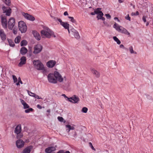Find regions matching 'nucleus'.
Wrapping results in <instances>:
<instances>
[{
	"mask_svg": "<svg viewBox=\"0 0 153 153\" xmlns=\"http://www.w3.org/2000/svg\"><path fill=\"white\" fill-rule=\"evenodd\" d=\"M72 34L74 35L76 39H79L80 38V36L78 32L74 28H73L70 30Z\"/></svg>",
	"mask_w": 153,
	"mask_h": 153,
	"instance_id": "f8f14e48",
	"label": "nucleus"
},
{
	"mask_svg": "<svg viewBox=\"0 0 153 153\" xmlns=\"http://www.w3.org/2000/svg\"><path fill=\"white\" fill-rule=\"evenodd\" d=\"M33 111V109L32 108H29L25 110V112L26 113H29L30 112H32Z\"/></svg>",
	"mask_w": 153,
	"mask_h": 153,
	"instance_id": "7c9ffc66",
	"label": "nucleus"
},
{
	"mask_svg": "<svg viewBox=\"0 0 153 153\" xmlns=\"http://www.w3.org/2000/svg\"><path fill=\"white\" fill-rule=\"evenodd\" d=\"M57 153H64V152L62 150H60Z\"/></svg>",
	"mask_w": 153,
	"mask_h": 153,
	"instance_id": "6e6d98bb",
	"label": "nucleus"
},
{
	"mask_svg": "<svg viewBox=\"0 0 153 153\" xmlns=\"http://www.w3.org/2000/svg\"><path fill=\"white\" fill-rule=\"evenodd\" d=\"M47 112L48 113L46 114V115L47 117H48L50 115V113L51 112V110L50 109L48 110L47 111Z\"/></svg>",
	"mask_w": 153,
	"mask_h": 153,
	"instance_id": "c03bdc74",
	"label": "nucleus"
},
{
	"mask_svg": "<svg viewBox=\"0 0 153 153\" xmlns=\"http://www.w3.org/2000/svg\"><path fill=\"white\" fill-rule=\"evenodd\" d=\"M62 96L63 97H64L65 98V99L66 98L67 99H66V100H68V99L69 98H68L67 97L65 94H62Z\"/></svg>",
	"mask_w": 153,
	"mask_h": 153,
	"instance_id": "49530a36",
	"label": "nucleus"
},
{
	"mask_svg": "<svg viewBox=\"0 0 153 153\" xmlns=\"http://www.w3.org/2000/svg\"><path fill=\"white\" fill-rule=\"evenodd\" d=\"M136 15H138L139 14V13L138 11H137L135 13Z\"/></svg>",
	"mask_w": 153,
	"mask_h": 153,
	"instance_id": "13d9d810",
	"label": "nucleus"
},
{
	"mask_svg": "<svg viewBox=\"0 0 153 153\" xmlns=\"http://www.w3.org/2000/svg\"><path fill=\"white\" fill-rule=\"evenodd\" d=\"M18 82H19V84L20 83L21 84H23V82L22 80L18 81Z\"/></svg>",
	"mask_w": 153,
	"mask_h": 153,
	"instance_id": "052dcab7",
	"label": "nucleus"
},
{
	"mask_svg": "<svg viewBox=\"0 0 153 153\" xmlns=\"http://www.w3.org/2000/svg\"><path fill=\"white\" fill-rule=\"evenodd\" d=\"M27 42L25 40H23L20 43V45L21 46H25L27 44Z\"/></svg>",
	"mask_w": 153,
	"mask_h": 153,
	"instance_id": "cd10ccee",
	"label": "nucleus"
},
{
	"mask_svg": "<svg viewBox=\"0 0 153 153\" xmlns=\"http://www.w3.org/2000/svg\"><path fill=\"white\" fill-rule=\"evenodd\" d=\"M13 79V82L14 83H16L17 82V79L16 78V76L14 75H13L12 76Z\"/></svg>",
	"mask_w": 153,
	"mask_h": 153,
	"instance_id": "4c0bfd02",
	"label": "nucleus"
},
{
	"mask_svg": "<svg viewBox=\"0 0 153 153\" xmlns=\"http://www.w3.org/2000/svg\"><path fill=\"white\" fill-rule=\"evenodd\" d=\"M20 100L21 103L23 105V108L24 109H27L29 108L30 106L29 105L27 104L24 100L20 99Z\"/></svg>",
	"mask_w": 153,
	"mask_h": 153,
	"instance_id": "6ab92c4d",
	"label": "nucleus"
},
{
	"mask_svg": "<svg viewBox=\"0 0 153 153\" xmlns=\"http://www.w3.org/2000/svg\"><path fill=\"white\" fill-rule=\"evenodd\" d=\"M16 145L18 148H21L24 146V142L21 140H18L16 141Z\"/></svg>",
	"mask_w": 153,
	"mask_h": 153,
	"instance_id": "9d476101",
	"label": "nucleus"
},
{
	"mask_svg": "<svg viewBox=\"0 0 153 153\" xmlns=\"http://www.w3.org/2000/svg\"><path fill=\"white\" fill-rule=\"evenodd\" d=\"M129 50L130 53L131 54L134 53L137 54V52L136 51H134L133 47L132 46H131L129 48Z\"/></svg>",
	"mask_w": 153,
	"mask_h": 153,
	"instance_id": "c756f323",
	"label": "nucleus"
},
{
	"mask_svg": "<svg viewBox=\"0 0 153 153\" xmlns=\"http://www.w3.org/2000/svg\"><path fill=\"white\" fill-rule=\"evenodd\" d=\"M143 20L144 22H146V17L145 16H143Z\"/></svg>",
	"mask_w": 153,
	"mask_h": 153,
	"instance_id": "8fccbe9b",
	"label": "nucleus"
},
{
	"mask_svg": "<svg viewBox=\"0 0 153 153\" xmlns=\"http://www.w3.org/2000/svg\"><path fill=\"white\" fill-rule=\"evenodd\" d=\"M103 14L102 13V12H101V13L99 14L97 16V18L98 19H100L103 16Z\"/></svg>",
	"mask_w": 153,
	"mask_h": 153,
	"instance_id": "c9c22d12",
	"label": "nucleus"
},
{
	"mask_svg": "<svg viewBox=\"0 0 153 153\" xmlns=\"http://www.w3.org/2000/svg\"><path fill=\"white\" fill-rule=\"evenodd\" d=\"M5 4L8 6H9L10 4V0H3Z\"/></svg>",
	"mask_w": 153,
	"mask_h": 153,
	"instance_id": "f704fd0d",
	"label": "nucleus"
},
{
	"mask_svg": "<svg viewBox=\"0 0 153 153\" xmlns=\"http://www.w3.org/2000/svg\"><path fill=\"white\" fill-rule=\"evenodd\" d=\"M118 1L119 3H121L123 2L122 0H118Z\"/></svg>",
	"mask_w": 153,
	"mask_h": 153,
	"instance_id": "e2e57ef3",
	"label": "nucleus"
},
{
	"mask_svg": "<svg viewBox=\"0 0 153 153\" xmlns=\"http://www.w3.org/2000/svg\"><path fill=\"white\" fill-rule=\"evenodd\" d=\"M91 71L92 73L94 75L97 77L98 78L100 77V74L99 71L95 70L94 68L91 69Z\"/></svg>",
	"mask_w": 153,
	"mask_h": 153,
	"instance_id": "aec40b11",
	"label": "nucleus"
},
{
	"mask_svg": "<svg viewBox=\"0 0 153 153\" xmlns=\"http://www.w3.org/2000/svg\"><path fill=\"white\" fill-rule=\"evenodd\" d=\"M58 21H59V22H60V24L61 25H62V24L63 23H63L64 22H62L61 20V19H58Z\"/></svg>",
	"mask_w": 153,
	"mask_h": 153,
	"instance_id": "603ef678",
	"label": "nucleus"
},
{
	"mask_svg": "<svg viewBox=\"0 0 153 153\" xmlns=\"http://www.w3.org/2000/svg\"><path fill=\"white\" fill-rule=\"evenodd\" d=\"M88 109L87 108L84 107L82 108V111L84 113H86L87 111H88Z\"/></svg>",
	"mask_w": 153,
	"mask_h": 153,
	"instance_id": "e433bc0d",
	"label": "nucleus"
},
{
	"mask_svg": "<svg viewBox=\"0 0 153 153\" xmlns=\"http://www.w3.org/2000/svg\"><path fill=\"white\" fill-rule=\"evenodd\" d=\"M13 33L14 34H16L17 33V30L16 29H13Z\"/></svg>",
	"mask_w": 153,
	"mask_h": 153,
	"instance_id": "a18cd8bd",
	"label": "nucleus"
},
{
	"mask_svg": "<svg viewBox=\"0 0 153 153\" xmlns=\"http://www.w3.org/2000/svg\"><path fill=\"white\" fill-rule=\"evenodd\" d=\"M22 14L25 19L28 20L32 21H33L35 20V18L33 16L27 13L22 12Z\"/></svg>",
	"mask_w": 153,
	"mask_h": 153,
	"instance_id": "6e6552de",
	"label": "nucleus"
},
{
	"mask_svg": "<svg viewBox=\"0 0 153 153\" xmlns=\"http://www.w3.org/2000/svg\"><path fill=\"white\" fill-rule=\"evenodd\" d=\"M3 10L4 11V13H6V15L8 16H10L11 13V9L8 7V8H7L5 9H4V8H3Z\"/></svg>",
	"mask_w": 153,
	"mask_h": 153,
	"instance_id": "412c9836",
	"label": "nucleus"
},
{
	"mask_svg": "<svg viewBox=\"0 0 153 153\" xmlns=\"http://www.w3.org/2000/svg\"><path fill=\"white\" fill-rule=\"evenodd\" d=\"M113 27L120 32L128 35H129L130 34L129 32L126 29L122 26H119L118 24L115 22L113 25Z\"/></svg>",
	"mask_w": 153,
	"mask_h": 153,
	"instance_id": "7ed1b4c3",
	"label": "nucleus"
},
{
	"mask_svg": "<svg viewBox=\"0 0 153 153\" xmlns=\"http://www.w3.org/2000/svg\"><path fill=\"white\" fill-rule=\"evenodd\" d=\"M100 10H101V8H98L97 9L95 10V13L96 14H100L101 13V12H102Z\"/></svg>",
	"mask_w": 153,
	"mask_h": 153,
	"instance_id": "473e14b6",
	"label": "nucleus"
},
{
	"mask_svg": "<svg viewBox=\"0 0 153 153\" xmlns=\"http://www.w3.org/2000/svg\"><path fill=\"white\" fill-rule=\"evenodd\" d=\"M1 21L3 27L5 28H7V21L6 17L2 16L1 17Z\"/></svg>",
	"mask_w": 153,
	"mask_h": 153,
	"instance_id": "1a4fd4ad",
	"label": "nucleus"
},
{
	"mask_svg": "<svg viewBox=\"0 0 153 153\" xmlns=\"http://www.w3.org/2000/svg\"><path fill=\"white\" fill-rule=\"evenodd\" d=\"M48 80L49 82L53 84H56L57 81L60 82H62L64 80H66L65 76L63 77L57 71H56L54 73H50L47 76Z\"/></svg>",
	"mask_w": 153,
	"mask_h": 153,
	"instance_id": "f257e3e1",
	"label": "nucleus"
},
{
	"mask_svg": "<svg viewBox=\"0 0 153 153\" xmlns=\"http://www.w3.org/2000/svg\"><path fill=\"white\" fill-rule=\"evenodd\" d=\"M20 53L22 55L25 54L27 52V49L25 47H22L20 50Z\"/></svg>",
	"mask_w": 153,
	"mask_h": 153,
	"instance_id": "5701e85b",
	"label": "nucleus"
},
{
	"mask_svg": "<svg viewBox=\"0 0 153 153\" xmlns=\"http://www.w3.org/2000/svg\"><path fill=\"white\" fill-rule=\"evenodd\" d=\"M65 153H70V152L69 151H66Z\"/></svg>",
	"mask_w": 153,
	"mask_h": 153,
	"instance_id": "774afa93",
	"label": "nucleus"
},
{
	"mask_svg": "<svg viewBox=\"0 0 153 153\" xmlns=\"http://www.w3.org/2000/svg\"><path fill=\"white\" fill-rule=\"evenodd\" d=\"M21 124H19L16 127L14 130V132L17 134H18L21 133Z\"/></svg>",
	"mask_w": 153,
	"mask_h": 153,
	"instance_id": "dca6fc26",
	"label": "nucleus"
},
{
	"mask_svg": "<svg viewBox=\"0 0 153 153\" xmlns=\"http://www.w3.org/2000/svg\"><path fill=\"white\" fill-rule=\"evenodd\" d=\"M70 130H69V128H68V129H66V131L68 132H69L70 131Z\"/></svg>",
	"mask_w": 153,
	"mask_h": 153,
	"instance_id": "69168bd1",
	"label": "nucleus"
},
{
	"mask_svg": "<svg viewBox=\"0 0 153 153\" xmlns=\"http://www.w3.org/2000/svg\"><path fill=\"white\" fill-rule=\"evenodd\" d=\"M100 19H101L103 21H104L105 20V18H104L102 16V18Z\"/></svg>",
	"mask_w": 153,
	"mask_h": 153,
	"instance_id": "680f3d73",
	"label": "nucleus"
},
{
	"mask_svg": "<svg viewBox=\"0 0 153 153\" xmlns=\"http://www.w3.org/2000/svg\"><path fill=\"white\" fill-rule=\"evenodd\" d=\"M68 18L71 19V21L73 23H75L76 22V20L74 19L72 17L68 16Z\"/></svg>",
	"mask_w": 153,
	"mask_h": 153,
	"instance_id": "58836bf2",
	"label": "nucleus"
},
{
	"mask_svg": "<svg viewBox=\"0 0 153 153\" xmlns=\"http://www.w3.org/2000/svg\"><path fill=\"white\" fill-rule=\"evenodd\" d=\"M36 69L38 70L42 71V72L44 74L48 73L50 71L48 68H37Z\"/></svg>",
	"mask_w": 153,
	"mask_h": 153,
	"instance_id": "ddd939ff",
	"label": "nucleus"
},
{
	"mask_svg": "<svg viewBox=\"0 0 153 153\" xmlns=\"http://www.w3.org/2000/svg\"><path fill=\"white\" fill-rule=\"evenodd\" d=\"M95 14H96V13H95V11L94 12H91V14L92 15H95Z\"/></svg>",
	"mask_w": 153,
	"mask_h": 153,
	"instance_id": "4d7b16f0",
	"label": "nucleus"
},
{
	"mask_svg": "<svg viewBox=\"0 0 153 153\" xmlns=\"http://www.w3.org/2000/svg\"><path fill=\"white\" fill-rule=\"evenodd\" d=\"M105 16L107 19H110L111 17V16L109 14H105Z\"/></svg>",
	"mask_w": 153,
	"mask_h": 153,
	"instance_id": "09e8293b",
	"label": "nucleus"
},
{
	"mask_svg": "<svg viewBox=\"0 0 153 153\" xmlns=\"http://www.w3.org/2000/svg\"><path fill=\"white\" fill-rule=\"evenodd\" d=\"M68 99L69 101L74 103H77L79 101V97L75 95L73 96Z\"/></svg>",
	"mask_w": 153,
	"mask_h": 153,
	"instance_id": "423d86ee",
	"label": "nucleus"
},
{
	"mask_svg": "<svg viewBox=\"0 0 153 153\" xmlns=\"http://www.w3.org/2000/svg\"><path fill=\"white\" fill-rule=\"evenodd\" d=\"M33 63L34 65L36 67H44L42 63L39 60H33Z\"/></svg>",
	"mask_w": 153,
	"mask_h": 153,
	"instance_id": "9b49d317",
	"label": "nucleus"
},
{
	"mask_svg": "<svg viewBox=\"0 0 153 153\" xmlns=\"http://www.w3.org/2000/svg\"><path fill=\"white\" fill-rule=\"evenodd\" d=\"M125 18L126 20H129V21L131 20V18L129 17V14H128L125 17Z\"/></svg>",
	"mask_w": 153,
	"mask_h": 153,
	"instance_id": "37998d69",
	"label": "nucleus"
},
{
	"mask_svg": "<svg viewBox=\"0 0 153 153\" xmlns=\"http://www.w3.org/2000/svg\"><path fill=\"white\" fill-rule=\"evenodd\" d=\"M18 26L19 30L22 33H25L27 30V26L25 23L23 21L19 22Z\"/></svg>",
	"mask_w": 153,
	"mask_h": 153,
	"instance_id": "20e7f679",
	"label": "nucleus"
},
{
	"mask_svg": "<svg viewBox=\"0 0 153 153\" xmlns=\"http://www.w3.org/2000/svg\"><path fill=\"white\" fill-rule=\"evenodd\" d=\"M16 85L17 86L20 85V84L19 83V82H18L16 83Z\"/></svg>",
	"mask_w": 153,
	"mask_h": 153,
	"instance_id": "bf43d9fd",
	"label": "nucleus"
},
{
	"mask_svg": "<svg viewBox=\"0 0 153 153\" xmlns=\"http://www.w3.org/2000/svg\"><path fill=\"white\" fill-rule=\"evenodd\" d=\"M89 146L92 149H93V150L95 151V149L94 148V147L93 146L92 143L91 142H90L89 143Z\"/></svg>",
	"mask_w": 153,
	"mask_h": 153,
	"instance_id": "a19ab883",
	"label": "nucleus"
},
{
	"mask_svg": "<svg viewBox=\"0 0 153 153\" xmlns=\"http://www.w3.org/2000/svg\"><path fill=\"white\" fill-rule=\"evenodd\" d=\"M35 98H36L37 99H42V98L41 97H39V96L37 95H36L35 94V96L34 97Z\"/></svg>",
	"mask_w": 153,
	"mask_h": 153,
	"instance_id": "de8ad7c7",
	"label": "nucleus"
},
{
	"mask_svg": "<svg viewBox=\"0 0 153 153\" xmlns=\"http://www.w3.org/2000/svg\"><path fill=\"white\" fill-rule=\"evenodd\" d=\"M62 23L63 24L61 25L65 29H68L69 28V25L67 22H64Z\"/></svg>",
	"mask_w": 153,
	"mask_h": 153,
	"instance_id": "393cba45",
	"label": "nucleus"
},
{
	"mask_svg": "<svg viewBox=\"0 0 153 153\" xmlns=\"http://www.w3.org/2000/svg\"><path fill=\"white\" fill-rule=\"evenodd\" d=\"M41 36L43 38H50L51 36L56 37L54 32L47 27H44L41 31Z\"/></svg>",
	"mask_w": 153,
	"mask_h": 153,
	"instance_id": "f03ea898",
	"label": "nucleus"
},
{
	"mask_svg": "<svg viewBox=\"0 0 153 153\" xmlns=\"http://www.w3.org/2000/svg\"><path fill=\"white\" fill-rule=\"evenodd\" d=\"M34 49L33 53L35 54H37L41 51L42 49V46L40 44H37L34 46Z\"/></svg>",
	"mask_w": 153,
	"mask_h": 153,
	"instance_id": "39448f33",
	"label": "nucleus"
},
{
	"mask_svg": "<svg viewBox=\"0 0 153 153\" xmlns=\"http://www.w3.org/2000/svg\"><path fill=\"white\" fill-rule=\"evenodd\" d=\"M0 35L3 40H4L6 39V36L3 30H0Z\"/></svg>",
	"mask_w": 153,
	"mask_h": 153,
	"instance_id": "a211bd4d",
	"label": "nucleus"
},
{
	"mask_svg": "<svg viewBox=\"0 0 153 153\" xmlns=\"http://www.w3.org/2000/svg\"><path fill=\"white\" fill-rule=\"evenodd\" d=\"M56 146L48 147L45 149V152L46 153H50L56 150Z\"/></svg>",
	"mask_w": 153,
	"mask_h": 153,
	"instance_id": "4468645a",
	"label": "nucleus"
},
{
	"mask_svg": "<svg viewBox=\"0 0 153 153\" xmlns=\"http://www.w3.org/2000/svg\"><path fill=\"white\" fill-rule=\"evenodd\" d=\"M56 64V62L53 60H50L46 63L47 67H53Z\"/></svg>",
	"mask_w": 153,
	"mask_h": 153,
	"instance_id": "2eb2a0df",
	"label": "nucleus"
},
{
	"mask_svg": "<svg viewBox=\"0 0 153 153\" xmlns=\"http://www.w3.org/2000/svg\"><path fill=\"white\" fill-rule=\"evenodd\" d=\"M32 148V147L31 146L27 147L24 149L22 153H30Z\"/></svg>",
	"mask_w": 153,
	"mask_h": 153,
	"instance_id": "b1692460",
	"label": "nucleus"
},
{
	"mask_svg": "<svg viewBox=\"0 0 153 153\" xmlns=\"http://www.w3.org/2000/svg\"><path fill=\"white\" fill-rule=\"evenodd\" d=\"M27 92L28 94L30 96H32V97H34L35 95V94H34V93H32L30 91H29L28 90H27Z\"/></svg>",
	"mask_w": 153,
	"mask_h": 153,
	"instance_id": "72a5a7b5",
	"label": "nucleus"
},
{
	"mask_svg": "<svg viewBox=\"0 0 153 153\" xmlns=\"http://www.w3.org/2000/svg\"><path fill=\"white\" fill-rule=\"evenodd\" d=\"M15 24V20L13 18L9 19L8 23V26L9 29H12Z\"/></svg>",
	"mask_w": 153,
	"mask_h": 153,
	"instance_id": "0eeeda50",
	"label": "nucleus"
},
{
	"mask_svg": "<svg viewBox=\"0 0 153 153\" xmlns=\"http://www.w3.org/2000/svg\"><path fill=\"white\" fill-rule=\"evenodd\" d=\"M57 118L58 120L61 122H63L64 120L63 118L62 117H58Z\"/></svg>",
	"mask_w": 153,
	"mask_h": 153,
	"instance_id": "ea45409f",
	"label": "nucleus"
},
{
	"mask_svg": "<svg viewBox=\"0 0 153 153\" xmlns=\"http://www.w3.org/2000/svg\"><path fill=\"white\" fill-rule=\"evenodd\" d=\"M37 107L38 108L40 109H41L42 108V106L39 105H37Z\"/></svg>",
	"mask_w": 153,
	"mask_h": 153,
	"instance_id": "3c124183",
	"label": "nucleus"
},
{
	"mask_svg": "<svg viewBox=\"0 0 153 153\" xmlns=\"http://www.w3.org/2000/svg\"><path fill=\"white\" fill-rule=\"evenodd\" d=\"M120 47L121 48H125L124 45L122 44L120 45Z\"/></svg>",
	"mask_w": 153,
	"mask_h": 153,
	"instance_id": "5fc2aeb1",
	"label": "nucleus"
},
{
	"mask_svg": "<svg viewBox=\"0 0 153 153\" xmlns=\"http://www.w3.org/2000/svg\"><path fill=\"white\" fill-rule=\"evenodd\" d=\"M21 37L18 36H17L15 39V42L16 43H19L20 41Z\"/></svg>",
	"mask_w": 153,
	"mask_h": 153,
	"instance_id": "c85d7f7f",
	"label": "nucleus"
},
{
	"mask_svg": "<svg viewBox=\"0 0 153 153\" xmlns=\"http://www.w3.org/2000/svg\"><path fill=\"white\" fill-rule=\"evenodd\" d=\"M65 127L67 128H68L69 130H74L75 128L74 127L72 126H71L70 125H67L65 126Z\"/></svg>",
	"mask_w": 153,
	"mask_h": 153,
	"instance_id": "2f4dec72",
	"label": "nucleus"
},
{
	"mask_svg": "<svg viewBox=\"0 0 153 153\" xmlns=\"http://www.w3.org/2000/svg\"><path fill=\"white\" fill-rule=\"evenodd\" d=\"M32 34L36 39L37 40H39L41 39V36L39 33H38L36 31H33L32 32Z\"/></svg>",
	"mask_w": 153,
	"mask_h": 153,
	"instance_id": "f3484780",
	"label": "nucleus"
},
{
	"mask_svg": "<svg viewBox=\"0 0 153 153\" xmlns=\"http://www.w3.org/2000/svg\"><path fill=\"white\" fill-rule=\"evenodd\" d=\"M21 78L20 77H19V78H18V81H21Z\"/></svg>",
	"mask_w": 153,
	"mask_h": 153,
	"instance_id": "338daca9",
	"label": "nucleus"
},
{
	"mask_svg": "<svg viewBox=\"0 0 153 153\" xmlns=\"http://www.w3.org/2000/svg\"><path fill=\"white\" fill-rule=\"evenodd\" d=\"M131 15L133 16V15H136V14H135V13H131Z\"/></svg>",
	"mask_w": 153,
	"mask_h": 153,
	"instance_id": "0e129e2a",
	"label": "nucleus"
},
{
	"mask_svg": "<svg viewBox=\"0 0 153 153\" xmlns=\"http://www.w3.org/2000/svg\"><path fill=\"white\" fill-rule=\"evenodd\" d=\"M113 39L114 41L117 42V43L119 45L120 44L121 42L120 41L119 39L116 36H114L113 37Z\"/></svg>",
	"mask_w": 153,
	"mask_h": 153,
	"instance_id": "bb28decb",
	"label": "nucleus"
},
{
	"mask_svg": "<svg viewBox=\"0 0 153 153\" xmlns=\"http://www.w3.org/2000/svg\"><path fill=\"white\" fill-rule=\"evenodd\" d=\"M23 136V134H22L21 133H19V134H17V137L18 138H20L22 137Z\"/></svg>",
	"mask_w": 153,
	"mask_h": 153,
	"instance_id": "79ce46f5",
	"label": "nucleus"
},
{
	"mask_svg": "<svg viewBox=\"0 0 153 153\" xmlns=\"http://www.w3.org/2000/svg\"><path fill=\"white\" fill-rule=\"evenodd\" d=\"M20 60L21 61L19 64V66H22V65L25 63L26 60V57L23 56L21 58Z\"/></svg>",
	"mask_w": 153,
	"mask_h": 153,
	"instance_id": "4be33fe9",
	"label": "nucleus"
},
{
	"mask_svg": "<svg viewBox=\"0 0 153 153\" xmlns=\"http://www.w3.org/2000/svg\"><path fill=\"white\" fill-rule=\"evenodd\" d=\"M9 44L10 46L13 47L15 46V44L12 40L10 39H7Z\"/></svg>",
	"mask_w": 153,
	"mask_h": 153,
	"instance_id": "a878e982",
	"label": "nucleus"
},
{
	"mask_svg": "<svg viewBox=\"0 0 153 153\" xmlns=\"http://www.w3.org/2000/svg\"><path fill=\"white\" fill-rule=\"evenodd\" d=\"M64 15L65 16L68 15V12L67 11H65V12H64Z\"/></svg>",
	"mask_w": 153,
	"mask_h": 153,
	"instance_id": "864d4df0",
	"label": "nucleus"
}]
</instances>
